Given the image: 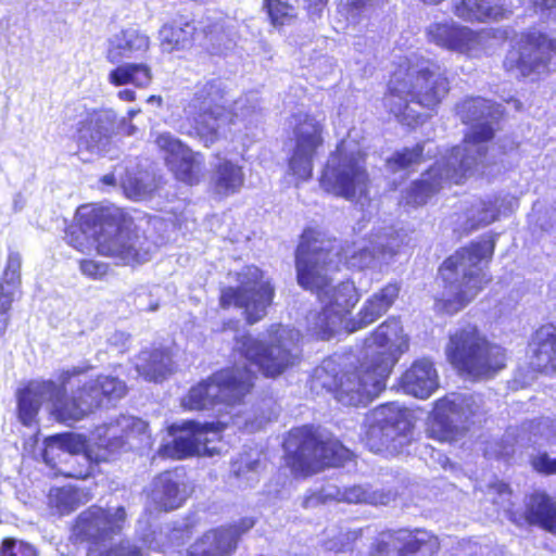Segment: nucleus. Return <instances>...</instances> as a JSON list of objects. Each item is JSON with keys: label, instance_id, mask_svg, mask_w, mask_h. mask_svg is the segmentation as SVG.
Masks as SVG:
<instances>
[{"label": "nucleus", "instance_id": "27", "mask_svg": "<svg viewBox=\"0 0 556 556\" xmlns=\"http://www.w3.org/2000/svg\"><path fill=\"white\" fill-rule=\"evenodd\" d=\"M112 121L99 109L85 111L73 134L78 150L94 152L105 147L111 138Z\"/></svg>", "mask_w": 556, "mask_h": 556}, {"label": "nucleus", "instance_id": "20", "mask_svg": "<svg viewBox=\"0 0 556 556\" xmlns=\"http://www.w3.org/2000/svg\"><path fill=\"white\" fill-rule=\"evenodd\" d=\"M405 421V408L395 403L381 404L366 414L361 441L376 454L395 451Z\"/></svg>", "mask_w": 556, "mask_h": 556}, {"label": "nucleus", "instance_id": "32", "mask_svg": "<svg viewBox=\"0 0 556 556\" xmlns=\"http://www.w3.org/2000/svg\"><path fill=\"white\" fill-rule=\"evenodd\" d=\"M532 366L540 372L556 371V325L539 326L529 341Z\"/></svg>", "mask_w": 556, "mask_h": 556}, {"label": "nucleus", "instance_id": "18", "mask_svg": "<svg viewBox=\"0 0 556 556\" xmlns=\"http://www.w3.org/2000/svg\"><path fill=\"white\" fill-rule=\"evenodd\" d=\"M226 34L224 17H205L200 27L193 20L177 16L165 22L159 29L157 39L162 52H187L197 46L207 49Z\"/></svg>", "mask_w": 556, "mask_h": 556}, {"label": "nucleus", "instance_id": "8", "mask_svg": "<svg viewBox=\"0 0 556 556\" xmlns=\"http://www.w3.org/2000/svg\"><path fill=\"white\" fill-rule=\"evenodd\" d=\"M444 353L451 366L473 380L490 379L507 365V351L475 323L465 321L448 333Z\"/></svg>", "mask_w": 556, "mask_h": 556}, {"label": "nucleus", "instance_id": "35", "mask_svg": "<svg viewBox=\"0 0 556 556\" xmlns=\"http://www.w3.org/2000/svg\"><path fill=\"white\" fill-rule=\"evenodd\" d=\"M452 12L464 22L485 23L506 17L508 10L503 4H491L486 0H457Z\"/></svg>", "mask_w": 556, "mask_h": 556}, {"label": "nucleus", "instance_id": "13", "mask_svg": "<svg viewBox=\"0 0 556 556\" xmlns=\"http://www.w3.org/2000/svg\"><path fill=\"white\" fill-rule=\"evenodd\" d=\"M344 141L337 143L319 177L324 191L345 200L366 198L371 179L367 169V154L363 151H345Z\"/></svg>", "mask_w": 556, "mask_h": 556}, {"label": "nucleus", "instance_id": "6", "mask_svg": "<svg viewBox=\"0 0 556 556\" xmlns=\"http://www.w3.org/2000/svg\"><path fill=\"white\" fill-rule=\"evenodd\" d=\"M391 372L366 354L353 361L324 363L315 370L314 383L344 407H366L387 388Z\"/></svg>", "mask_w": 556, "mask_h": 556}, {"label": "nucleus", "instance_id": "17", "mask_svg": "<svg viewBox=\"0 0 556 556\" xmlns=\"http://www.w3.org/2000/svg\"><path fill=\"white\" fill-rule=\"evenodd\" d=\"M326 126L323 119L308 112L292 114V148L287 163L290 173L307 180L313 175L314 160L325 148Z\"/></svg>", "mask_w": 556, "mask_h": 556}, {"label": "nucleus", "instance_id": "55", "mask_svg": "<svg viewBox=\"0 0 556 556\" xmlns=\"http://www.w3.org/2000/svg\"><path fill=\"white\" fill-rule=\"evenodd\" d=\"M331 498V495L325 494L320 490H311L303 496L302 507L305 509L314 508L328 503Z\"/></svg>", "mask_w": 556, "mask_h": 556}, {"label": "nucleus", "instance_id": "29", "mask_svg": "<svg viewBox=\"0 0 556 556\" xmlns=\"http://www.w3.org/2000/svg\"><path fill=\"white\" fill-rule=\"evenodd\" d=\"M401 293V283L391 281L366 299L357 313L356 318L345 323L348 332H355L368 327L384 315L396 302Z\"/></svg>", "mask_w": 556, "mask_h": 556}, {"label": "nucleus", "instance_id": "9", "mask_svg": "<svg viewBox=\"0 0 556 556\" xmlns=\"http://www.w3.org/2000/svg\"><path fill=\"white\" fill-rule=\"evenodd\" d=\"M126 516L124 506L110 508L92 504L72 520L68 539L74 545L85 546L87 556H143L141 547L127 540L112 544L98 554L94 553L122 532Z\"/></svg>", "mask_w": 556, "mask_h": 556}, {"label": "nucleus", "instance_id": "41", "mask_svg": "<svg viewBox=\"0 0 556 556\" xmlns=\"http://www.w3.org/2000/svg\"><path fill=\"white\" fill-rule=\"evenodd\" d=\"M424 154L425 142H417L410 148L405 147L396 150L390 157L387 159L386 164L388 168L393 173L408 169L413 166L421 164L425 161Z\"/></svg>", "mask_w": 556, "mask_h": 556}, {"label": "nucleus", "instance_id": "25", "mask_svg": "<svg viewBox=\"0 0 556 556\" xmlns=\"http://www.w3.org/2000/svg\"><path fill=\"white\" fill-rule=\"evenodd\" d=\"M105 59L111 64H118L109 73V81L111 85L119 87L124 85H134L137 88H148L153 80V73L150 65L146 63H124L125 59H131L127 48L123 45V40L117 34L109 41Z\"/></svg>", "mask_w": 556, "mask_h": 556}, {"label": "nucleus", "instance_id": "53", "mask_svg": "<svg viewBox=\"0 0 556 556\" xmlns=\"http://www.w3.org/2000/svg\"><path fill=\"white\" fill-rule=\"evenodd\" d=\"M53 441L58 443L61 454L64 452L74 453L80 444L79 437L72 432L54 434L50 446H53ZM49 448L51 450L52 447Z\"/></svg>", "mask_w": 556, "mask_h": 556}, {"label": "nucleus", "instance_id": "50", "mask_svg": "<svg viewBox=\"0 0 556 556\" xmlns=\"http://www.w3.org/2000/svg\"><path fill=\"white\" fill-rule=\"evenodd\" d=\"M83 464L79 462L78 458H74V463L77 464L78 468H73L70 471L62 472L61 475L65 478L76 479V480H86L90 477H92L96 472V464L92 463L90 457L88 455L81 456Z\"/></svg>", "mask_w": 556, "mask_h": 556}, {"label": "nucleus", "instance_id": "61", "mask_svg": "<svg viewBox=\"0 0 556 556\" xmlns=\"http://www.w3.org/2000/svg\"><path fill=\"white\" fill-rule=\"evenodd\" d=\"M492 488L498 494H503V493L511 494V489H510L509 484L506 482L500 481V482L493 483Z\"/></svg>", "mask_w": 556, "mask_h": 556}, {"label": "nucleus", "instance_id": "54", "mask_svg": "<svg viewBox=\"0 0 556 556\" xmlns=\"http://www.w3.org/2000/svg\"><path fill=\"white\" fill-rule=\"evenodd\" d=\"M481 213H483V216H481L477 220L471 222V224L467 228L468 232L493 223L494 220H496L498 215L497 208L491 202H484L482 204Z\"/></svg>", "mask_w": 556, "mask_h": 556}, {"label": "nucleus", "instance_id": "40", "mask_svg": "<svg viewBox=\"0 0 556 556\" xmlns=\"http://www.w3.org/2000/svg\"><path fill=\"white\" fill-rule=\"evenodd\" d=\"M172 354L167 349L148 352L142 365V374L152 381H161L172 372Z\"/></svg>", "mask_w": 556, "mask_h": 556}, {"label": "nucleus", "instance_id": "47", "mask_svg": "<svg viewBox=\"0 0 556 556\" xmlns=\"http://www.w3.org/2000/svg\"><path fill=\"white\" fill-rule=\"evenodd\" d=\"M495 137V129L490 122L479 123L473 125L469 132L463 139L466 146L479 147L480 144L490 142Z\"/></svg>", "mask_w": 556, "mask_h": 556}, {"label": "nucleus", "instance_id": "1", "mask_svg": "<svg viewBox=\"0 0 556 556\" xmlns=\"http://www.w3.org/2000/svg\"><path fill=\"white\" fill-rule=\"evenodd\" d=\"M372 258L374 253L368 248H358L352 241L338 244L336 237L305 227L295 250L296 280L303 289L315 292L320 301L327 298L325 305L344 320L359 302L361 293L351 279L332 287L327 274L343 268L364 269Z\"/></svg>", "mask_w": 556, "mask_h": 556}, {"label": "nucleus", "instance_id": "5", "mask_svg": "<svg viewBox=\"0 0 556 556\" xmlns=\"http://www.w3.org/2000/svg\"><path fill=\"white\" fill-rule=\"evenodd\" d=\"M495 250L494 236L484 240L471 241L457 249L440 265L438 274L445 290L452 291L448 298L437 296L434 311L453 316L469 305L491 281L484 273L473 270L483 261L490 262Z\"/></svg>", "mask_w": 556, "mask_h": 556}, {"label": "nucleus", "instance_id": "43", "mask_svg": "<svg viewBox=\"0 0 556 556\" xmlns=\"http://www.w3.org/2000/svg\"><path fill=\"white\" fill-rule=\"evenodd\" d=\"M21 267H22V256L18 252L12 251L9 252L7 264L4 266L0 287L11 288L13 290H18L22 285L21 277Z\"/></svg>", "mask_w": 556, "mask_h": 556}, {"label": "nucleus", "instance_id": "28", "mask_svg": "<svg viewBox=\"0 0 556 556\" xmlns=\"http://www.w3.org/2000/svg\"><path fill=\"white\" fill-rule=\"evenodd\" d=\"M240 534L235 525L211 528L189 545L185 556H232L238 547Z\"/></svg>", "mask_w": 556, "mask_h": 556}, {"label": "nucleus", "instance_id": "60", "mask_svg": "<svg viewBox=\"0 0 556 556\" xmlns=\"http://www.w3.org/2000/svg\"><path fill=\"white\" fill-rule=\"evenodd\" d=\"M118 99L126 101V102H134L137 99V94L131 89H123L117 92Z\"/></svg>", "mask_w": 556, "mask_h": 556}, {"label": "nucleus", "instance_id": "14", "mask_svg": "<svg viewBox=\"0 0 556 556\" xmlns=\"http://www.w3.org/2000/svg\"><path fill=\"white\" fill-rule=\"evenodd\" d=\"M237 286L223 287L218 305L223 309H242L245 323L254 325L267 315L273 305L276 290L265 273L255 265L244 266L236 274Z\"/></svg>", "mask_w": 556, "mask_h": 556}, {"label": "nucleus", "instance_id": "39", "mask_svg": "<svg viewBox=\"0 0 556 556\" xmlns=\"http://www.w3.org/2000/svg\"><path fill=\"white\" fill-rule=\"evenodd\" d=\"M342 321L341 317L324 305L320 311L308 313L307 329L317 340H330Z\"/></svg>", "mask_w": 556, "mask_h": 556}, {"label": "nucleus", "instance_id": "10", "mask_svg": "<svg viewBox=\"0 0 556 556\" xmlns=\"http://www.w3.org/2000/svg\"><path fill=\"white\" fill-rule=\"evenodd\" d=\"M189 135L205 148L222 139V128L237 123L238 114L228 101V90L218 78L199 81L184 108Z\"/></svg>", "mask_w": 556, "mask_h": 556}, {"label": "nucleus", "instance_id": "23", "mask_svg": "<svg viewBox=\"0 0 556 556\" xmlns=\"http://www.w3.org/2000/svg\"><path fill=\"white\" fill-rule=\"evenodd\" d=\"M508 520L515 526L538 527L556 535V500L543 489H535L523 497L521 509H509Z\"/></svg>", "mask_w": 556, "mask_h": 556}, {"label": "nucleus", "instance_id": "22", "mask_svg": "<svg viewBox=\"0 0 556 556\" xmlns=\"http://www.w3.org/2000/svg\"><path fill=\"white\" fill-rule=\"evenodd\" d=\"M155 144L165 153V163L178 181L188 186L201 181L204 166V156L201 152L192 151L189 146L168 132L157 135Z\"/></svg>", "mask_w": 556, "mask_h": 556}, {"label": "nucleus", "instance_id": "42", "mask_svg": "<svg viewBox=\"0 0 556 556\" xmlns=\"http://www.w3.org/2000/svg\"><path fill=\"white\" fill-rule=\"evenodd\" d=\"M262 9L275 27H282L296 18L294 7L287 0H263Z\"/></svg>", "mask_w": 556, "mask_h": 556}, {"label": "nucleus", "instance_id": "21", "mask_svg": "<svg viewBox=\"0 0 556 556\" xmlns=\"http://www.w3.org/2000/svg\"><path fill=\"white\" fill-rule=\"evenodd\" d=\"M365 344L367 349L376 348L379 350L366 351L364 354L392 374L401 356L409 350V337L404 331L401 318L389 316L370 331Z\"/></svg>", "mask_w": 556, "mask_h": 556}, {"label": "nucleus", "instance_id": "37", "mask_svg": "<svg viewBox=\"0 0 556 556\" xmlns=\"http://www.w3.org/2000/svg\"><path fill=\"white\" fill-rule=\"evenodd\" d=\"M339 500L349 504L388 505L395 498L391 489H376L370 485L354 484L338 489Z\"/></svg>", "mask_w": 556, "mask_h": 556}, {"label": "nucleus", "instance_id": "36", "mask_svg": "<svg viewBox=\"0 0 556 556\" xmlns=\"http://www.w3.org/2000/svg\"><path fill=\"white\" fill-rule=\"evenodd\" d=\"M91 498L92 494L89 491L74 485L54 486L48 493V506L58 516L63 517L71 515Z\"/></svg>", "mask_w": 556, "mask_h": 556}, {"label": "nucleus", "instance_id": "58", "mask_svg": "<svg viewBox=\"0 0 556 556\" xmlns=\"http://www.w3.org/2000/svg\"><path fill=\"white\" fill-rule=\"evenodd\" d=\"M330 0H303L304 10L312 20L320 18Z\"/></svg>", "mask_w": 556, "mask_h": 556}, {"label": "nucleus", "instance_id": "3", "mask_svg": "<svg viewBox=\"0 0 556 556\" xmlns=\"http://www.w3.org/2000/svg\"><path fill=\"white\" fill-rule=\"evenodd\" d=\"M132 218L123 210L94 205L77 208L74 222L66 226L64 239L84 253L90 239L98 255L116 260L124 266H138L151 257L148 238L130 229Z\"/></svg>", "mask_w": 556, "mask_h": 556}, {"label": "nucleus", "instance_id": "46", "mask_svg": "<svg viewBox=\"0 0 556 556\" xmlns=\"http://www.w3.org/2000/svg\"><path fill=\"white\" fill-rule=\"evenodd\" d=\"M0 556H39V554L30 543L8 536L0 543Z\"/></svg>", "mask_w": 556, "mask_h": 556}, {"label": "nucleus", "instance_id": "49", "mask_svg": "<svg viewBox=\"0 0 556 556\" xmlns=\"http://www.w3.org/2000/svg\"><path fill=\"white\" fill-rule=\"evenodd\" d=\"M362 536V530L340 532L328 541L329 549L334 553L352 551L355 542Z\"/></svg>", "mask_w": 556, "mask_h": 556}, {"label": "nucleus", "instance_id": "31", "mask_svg": "<svg viewBox=\"0 0 556 556\" xmlns=\"http://www.w3.org/2000/svg\"><path fill=\"white\" fill-rule=\"evenodd\" d=\"M400 383L405 393L425 400L439 388V376L434 364L422 357L414 361L402 374Z\"/></svg>", "mask_w": 556, "mask_h": 556}, {"label": "nucleus", "instance_id": "26", "mask_svg": "<svg viewBox=\"0 0 556 556\" xmlns=\"http://www.w3.org/2000/svg\"><path fill=\"white\" fill-rule=\"evenodd\" d=\"M190 493L191 489L182 469L175 467L161 471L153 478L150 498L156 511L169 513L182 507Z\"/></svg>", "mask_w": 556, "mask_h": 556}, {"label": "nucleus", "instance_id": "63", "mask_svg": "<svg viewBox=\"0 0 556 556\" xmlns=\"http://www.w3.org/2000/svg\"><path fill=\"white\" fill-rule=\"evenodd\" d=\"M10 323V315L9 314H0V337H2Z\"/></svg>", "mask_w": 556, "mask_h": 556}, {"label": "nucleus", "instance_id": "16", "mask_svg": "<svg viewBox=\"0 0 556 556\" xmlns=\"http://www.w3.org/2000/svg\"><path fill=\"white\" fill-rule=\"evenodd\" d=\"M556 63V37L531 27L521 31L503 60L507 73L520 77L546 73Z\"/></svg>", "mask_w": 556, "mask_h": 556}, {"label": "nucleus", "instance_id": "2", "mask_svg": "<svg viewBox=\"0 0 556 556\" xmlns=\"http://www.w3.org/2000/svg\"><path fill=\"white\" fill-rule=\"evenodd\" d=\"M451 91L446 71L433 59L420 53L401 56L393 64L386 84L382 105L400 124L416 127L426 117L413 108L437 111Z\"/></svg>", "mask_w": 556, "mask_h": 556}, {"label": "nucleus", "instance_id": "62", "mask_svg": "<svg viewBox=\"0 0 556 556\" xmlns=\"http://www.w3.org/2000/svg\"><path fill=\"white\" fill-rule=\"evenodd\" d=\"M10 323V315L9 314H0V337H2Z\"/></svg>", "mask_w": 556, "mask_h": 556}, {"label": "nucleus", "instance_id": "11", "mask_svg": "<svg viewBox=\"0 0 556 556\" xmlns=\"http://www.w3.org/2000/svg\"><path fill=\"white\" fill-rule=\"evenodd\" d=\"M267 341L242 334L235 340L232 355H239L254 365L260 374L276 379L299 364L298 336L282 324H271L266 329Z\"/></svg>", "mask_w": 556, "mask_h": 556}, {"label": "nucleus", "instance_id": "64", "mask_svg": "<svg viewBox=\"0 0 556 556\" xmlns=\"http://www.w3.org/2000/svg\"><path fill=\"white\" fill-rule=\"evenodd\" d=\"M198 527V521L187 522L184 525L182 530L192 533Z\"/></svg>", "mask_w": 556, "mask_h": 556}, {"label": "nucleus", "instance_id": "52", "mask_svg": "<svg viewBox=\"0 0 556 556\" xmlns=\"http://www.w3.org/2000/svg\"><path fill=\"white\" fill-rule=\"evenodd\" d=\"M122 188L127 198L138 200L147 193L146 185L138 178L127 175L122 179Z\"/></svg>", "mask_w": 556, "mask_h": 556}, {"label": "nucleus", "instance_id": "19", "mask_svg": "<svg viewBox=\"0 0 556 556\" xmlns=\"http://www.w3.org/2000/svg\"><path fill=\"white\" fill-rule=\"evenodd\" d=\"M441 540L425 528L401 527L382 530L371 543L368 556H437Z\"/></svg>", "mask_w": 556, "mask_h": 556}, {"label": "nucleus", "instance_id": "45", "mask_svg": "<svg viewBox=\"0 0 556 556\" xmlns=\"http://www.w3.org/2000/svg\"><path fill=\"white\" fill-rule=\"evenodd\" d=\"M123 45L127 48L131 58L146 54L150 48V39L147 35L135 29H123L119 31Z\"/></svg>", "mask_w": 556, "mask_h": 556}, {"label": "nucleus", "instance_id": "7", "mask_svg": "<svg viewBox=\"0 0 556 556\" xmlns=\"http://www.w3.org/2000/svg\"><path fill=\"white\" fill-rule=\"evenodd\" d=\"M283 462L294 478L306 479L327 468L343 467L353 453L334 435L306 424L291 428L282 442Z\"/></svg>", "mask_w": 556, "mask_h": 556}, {"label": "nucleus", "instance_id": "38", "mask_svg": "<svg viewBox=\"0 0 556 556\" xmlns=\"http://www.w3.org/2000/svg\"><path fill=\"white\" fill-rule=\"evenodd\" d=\"M443 187V175L440 168L430 167L422 177L414 180L407 190L406 199L413 205H424Z\"/></svg>", "mask_w": 556, "mask_h": 556}, {"label": "nucleus", "instance_id": "44", "mask_svg": "<svg viewBox=\"0 0 556 556\" xmlns=\"http://www.w3.org/2000/svg\"><path fill=\"white\" fill-rule=\"evenodd\" d=\"M488 110V100L481 97H468L458 105L462 122L466 125L483 117Z\"/></svg>", "mask_w": 556, "mask_h": 556}, {"label": "nucleus", "instance_id": "15", "mask_svg": "<svg viewBox=\"0 0 556 556\" xmlns=\"http://www.w3.org/2000/svg\"><path fill=\"white\" fill-rule=\"evenodd\" d=\"M227 427V422L224 421L199 422L190 419L174 422L168 427V432L174 435V439L161 444L153 459L182 460L200 455H217L219 450L211 444L223 440Z\"/></svg>", "mask_w": 556, "mask_h": 556}, {"label": "nucleus", "instance_id": "56", "mask_svg": "<svg viewBox=\"0 0 556 556\" xmlns=\"http://www.w3.org/2000/svg\"><path fill=\"white\" fill-rule=\"evenodd\" d=\"M53 440V435L48 437L43 441V448L41 452V457L43 462L51 468H55L56 460L61 456V451L59 450L58 443L53 441V446L50 450V443Z\"/></svg>", "mask_w": 556, "mask_h": 556}, {"label": "nucleus", "instance_id": "57", "mask_svg": "<svg viewBox=\"0 0 556 556\" xmlns=\"http://www.w3.org/2000/svg\"><path fill=\"white\" fill-rule=\"evenodd\" d=\"M553 459L546 452L539 453L531 459V466L534 471L544 476H552Z\"/></svg>", "mask_w": 556, "mask_h": 556}, {"label": "nucleus", "instance_id": "34", "mask_svg": "<svg viewBox=\"0 0 556 556\" xmlns=\"http://www.w3.org/2000/svg\"><path fill=\"white\" fill-rule=\"evenodd\" d=\"M45 381H28L16 391V415L25 427H33L38 422L42 393L48 394V400L51 403V393L45 388Z\"/></svg>", "mask_w": 556, "mask_h": 556}, {"label": "nucleus", "instance_id": "59", "mask_svg": "<svg viewBox=\"0 0 556 556\" xmlns=\"http://www.w3.org/2000/svg\"><path fill=\"white\" fill-rule=\"evenodd\" d=\"M14 291L13 289L7 290L0 287V314L5 315L10 313L14 301Z\"/></svg>", "mask_w": 556, "mask_h": 556}, {"label": "nucleus", "instance_id": "4", "mask_svg": "<svg viewBox=\"0 0 556 556\" xmlns=\"http://www.w3.org/2000/svg\"><path fill=\"white\" fill-rule=\"evenodd\" d=\"M92 369L90 364L74 366L60 370L56 381L48 379L43 382L51 393L50 414L55 420L72 425L127 394L125 381L112 375L99 374L80 383V377Z\"/></svg>", "mask_w": 556, "mask_h": 556}, {"label": "nucleus", "instance_id": "51", "mask_svg": "<svg viewBox=\"0 0 556 556\" xmlns=\"http://www.w3.org/2000/svg\"><path fill=\"white\" fill-rule=\"evenodd\" d=\"M148 429V425L139 418L126 419L123 433L116 439L118 446H124L129 439L135 438L137 433H143Z\"/></svg>", "mask_w": 556, "mask_h": 556}, {"label": "nucleus", "instance_id": "12", "mask_svg": "<svg viewBox=\"0 0 556 556\" xmlns=\"http://www.w3.org/2000/svg\"><path fill=\"white\" fill-rule=\"evenodd\" d=\"M256 375L247 365L232 363L191 386L181 400L187 410H211L216 406L241 404L255 384Z\"/></svg>", "mask_w": 556, "mask_h": 556}, {"label": "nucleus", "instance_id": "24", "mask_svg": "<svg viewBox=\"0 0 556 556\" xmlns=\"http://www.w3.org/2000/svg\"><path fill=\"white\" fill-rule=\"evenodd\" d=\"M463 397L457 393H448L435 400L427 419V437L439 443L458 441L466 428L453 422L452 418L463 413Z\"/></svg>", "mask_w": 556, "mask_h": 556}, {"label": "nucleus", "instance_id": "33", "mask_svg": "<svg viewBox=\"0 0 556 556\" xmlns=\"http://www.w3.org/2000/svg\"><path fill=\"white\" fill-rule=\"evenodd\" d=\"M219 160L213 167L211 186L213 192L227 198L238 193L244 185L243 167L229 159H220V153L214 154Z\"/></svg>", "mask_w": 556, "mask_h": 556}, {"label": "nucleus", "instance_id": "48", "mask_svg": "<svg viewBox=\"0 0 556 556\" xmlns=\"http://www.w3.org/2000/svg\"><path fill=\"white\" fill-rule=\"evenodd\" d=\"M80 273L88 279L102 280L110 271V265L93 258H80L78 261Z\"/></svg>", "mask_w": 556, "mask_h": 556}, {"label": "nucleus", "instance_id": "30", "mask_svg": "<svg viewBox=\"0 0 556 556\" xmlns=\"http://www.w3.org/2000/svg\"><path fill=\"white\" fill-rule=\"evenodd\" d=\"M426 38L443 50L468 53L478 42V33L454 22H434L426 28Z\"/></svg>", "mask_w": 556, "mask_h": 556}]
</instances>
